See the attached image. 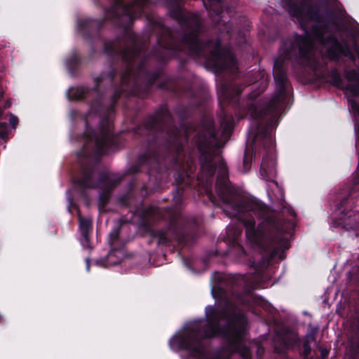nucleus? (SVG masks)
<instances>
[{
	"label": "nucleus",
	"mask_w": 359,
	"mask_h": 359,
	"mask_svg": "<svg viewBox=\"0 0 359 359\" xmlns=\"http://www.w3.org/2000/svg\"><path fill=\"white\" fill-rule=\"evenodd\" d=\"M206 319H198L187 323L169 341L174 351L186 350L193 355L203 353L201 339L214 337L226 339L231 349L236 351L241 346L247 330V320L243 316H227L215 310L212 306L205 308Z\"/></svg>",
	"instance_id": "1"
},
{
	"label": "nucleus",
	"mask_w": 359,
	"mask_h": 359,
	"mask_svg": "<svg viewBox=\"0 0 359 359\" xmlns=\"http://www.w3.org/2000/svg\"><path fill=\"white\" fill-rule=\"evenodd\" d=\"M344 93L348 101V108L353 116L354 121V130L358 141V117L359 116V79L357 75L352 77L351 74L347 75V85L344 88Z\"/></svg>",
	"instance_id": "2"
},
{
	"label": "nucleus",
	"mask_w": 359,
	"mask_h": 359,
	"mask_svg": "<svg viewBox=\"0 0 359 359\" xmlns=\"http://www.w3.org/2000/svg\"><path fill=\"white\" fill-rule=\"evenodd\" d=\"M288 11L292 16L296 18L301 27L304 29L309 22L317 21L319 18L318 11L316 7L308 1L299 4H290Z\"/></svg>",
	"instance_id": "3"
},
{
	"label": "nucleus",
	"mask_w": 359,
	"mask_h": 359,
	"mask_svg": "<svg viewBox=\"0 0 359 359\" xmlns=\"http://www.w3.org/2000/svg\"><path fill=\"white\" fill-rule=\"evenodd\" d=\"M220 41H217L215 45L214 53L212 55V64L219 68L229 69L233 72L237 69L235 56L230 51L220 53Z\"/></svg>",
	"instance_id": "4"
},
{
	"label": "nucleus",
	"mask_w": 359,
	"mask_h": 359,
	"mask_svg": "<svg viewBox=\"0 0 359 359\" xmlns=\"http://www.w3.org/2000/svg\"><path fill=\"white\" fill-rule=\"evenodd\" d=\"M340 222L332 221L330 224L332 227H339L341 226L346 231L353 229L358 226V211L357 208L354 210H346L340 213Z\"/></svg>",
	"instance_id": "5"
},
{
	"label": "nucleus",
	"mask_w": 359,
	"mask_h": 359,
	"mask_svg": "<svg viewBox=\"0 0 359 359\" xmlns=\"http://www.w3.org/2000/svg\"><path fill=\"white\" fill-rule=\"evenodd\" d=\"M317 43L325 45L323 36L321 33H316L313 36H311L307 32H305L304 37L299 43L300 53L304 56H306L307 54H312L313 46Z\"/></svg>",
	"instance_id": "6"
},
{
	"label": "nucleus",
	"mask_w": 359,
	"mask_h": 359,
	"mask_svg": "<svg viewBox=\"0 0 359 359\" xmlns=\"http://www.w3.org/2000/svg\"><path fill=\"white\" fill-rule=\"evenodd\" d=\"M93 142L96 149L100 154H108L109 147L112 143L111 133L109 127L103 129L99 135H95Z\"/></svg>",
	"instance_id": "7"
},
{
	"label": "nucleus",
	"mask_w": 359,
	"mask_h": 359,
	"mask_svg": "<svg viewBox=\"0 0 359 359\" xmlns=\"http://www.w3.org/2000/svg\"><path fill=\"white\" fill-rule=\"evenodd\" d=\"M224 211L226 212L229 216L236 217L238 219L241 220L245 226L246 236L252 242L256 241L258 232L255 229V222L254 219L246 220L244 215H239L238 211H229L227 208H224Z\"/></svg>",
	"instance_id": "8"
},
{
	"label": "nucleus",
	"mask_w": 359,
	"mask_h": 359,
	"mask_svg": "<svg viewBox=\"0 0 359 359\" xmlns=\"http://www.w3.org/2000/svg\"><path fill=\"white\" fill-rule=\"evenodd\" d=\"M79 229L81 233L79 239L83 248H87L90 250L91 247L89 243L88 233L92 225V219L90 217H83L79 215Z\"/></svg>",
	"instance_id": "9"
},
{
	"label": "nucleus",
	"mask_w": 359,
	"mask_h": 359,
	"mask_svg": "<svg viewBox=\"0 0 359 359\" xmlns=\"http://www.w3.org/2000/svg\"><path fill=\"white\" fill-rule=\"evenodd\" d=\"M222 199L226 205L224 209L227 208L229 211H238L239 215H241V213L245 214L246 212H248L249 215H252V213L256 215V212H254V208L251 207L252 205L250 204L242 205H235L233 204V201H231L232 200H234V198L232 197H231V200H229L225 198L224 196H222Z\"/></svg>",
	"instance_id": "10"
},
{
	"label": "nucleus",
	"mask_w": 359,
	"mask_h": 359,
	"mask_svg": "<svg viewBox=\"0 0 359 359\" xmlns=\"http://www.w3.org/2000/svg\"><path fill=\"white\" fill-rule=\"evenodd\" d=\"M274 161H269L267 158H264L261 164L260 173L264 177H272L275 175Z\"/></svg>",
	"instance_id": "11"
},
{
	"label": "nucleus",
	"mask_w": 359,
	"mask_h": 359,
	"mask_svg": "<svg viewBox=\"0 0 359 359\" xmlns=\"http://www.w3.org/2000/svg\"><path fill=\"white\" fill-rule=\"evenodd\" d=\"M184 41L189 46L190 50L194 53H198L201 49L204 48H202L198 36L195 34L190 36H185Z\"/></svg>",
	"instance_id": "12"
},
{
	"label": "nucleus",
	"mask_w": 359,
	"mask_h": 359,
	"mask_svg": "<svg viewBox=\"0 0 359 359\" xmlns=\"http://www.w3.org/2000/svg\"><path fill=\"white\" fill-rule=\"evenodd\" d=\"M273 78L274 81L280 90L281 92L286 83V77L284 74L278 67V62L276 61L274 69H273Z\"/></svg>",
	"instance_id": "13"
},
{
	"label": "nucleus",
	"mask_w": 359,
	"mask_h": 359,
	"mask_svg": "<svg viewBox=\"0 0 359 359\" xmlns=\"http://www.w3.org/2000/svg\"><path fill=\"white\" fill-rule=\"evenodd\" d=\"M84 89L82 87L69 88L67 91V97L69 100H79L83 97Z\"/></svg>",
	"instance_id": "14"
},
{
	"label": "nucleus",
	"mask_w": 359,
	"mask_h": 359,
	"mask_svg": "<svg viewBox=\"0 0 359 359\" xmlns=\"http://www.w3.org/2000/svg\"><path fill=\"white\" fill-rule=\"evenodd\" d=\"M263 138V144L264 148L268 147L269 149L271 151L274 147V140L272 133H270L269 134H264Z\"/></svg>",
	"instance_id": "15"
},
{
	"label": "nucleus",
	"mask_w": 359,
	"mask_h": 359,
	"mask_svg": "<svg viewBox=\"0 0 359 359\" xmlns=\"http://www.w3.org/2000/svg\"><path fill=\"white\" fill-rule=\"evenodd\" d=\"M137 4V3H135V4ZM134 6H135V4H133L132 5H130L127 7H123V13L130 18L135 17V15L133 13V8Z\"/></svg>",
	"instance_id": "16"
},
{
	"label": "nucleus",
	"mask_w": 359,
	"mask_h": 359,
	"mask_svg": "<svg viewBox=\"0 0 359 359\" xmlns=\"http://www.w3.org/2000/svg\"><path fill=\"white\" fill-rule=\"evenodd\" d=\"M271 187H275L276 189H277L278 191V193L277 194H275V196L278 199V200H283V191L281 189L280 187H279L278 184H277V182H271Z\"/></svg>",
	"instance_id": "17"
},
{
	"label": "nucleus",
	"mask_w": 359,
	"mask_h": 359,
	"mask_svg": "<svg viewBox=\"0 0 359 359\" xmlns=\"http://www.w3.org/2000/svg\"><path fill=\"white\" fill-rule=\"evenodd\" d=\"M7 125L6 123H0V137L2 139L7 136Z\"/></svg>",
	"instance_id": "18"
},
{
	"label": "nucleus",
	"mask_w": 359,
	"mask_h": 359,
	"mask_svg": "<svg viewBox=\"0 0 359 359\" xmlns=\"http://www.w3.org/2000/svg\"><path fill=\"white\" fill-rule=\"evenodd\" d=\"M118 264V262H114L113 263L107 264H106L105 259H97V260L95 261V264L97 266H101V267H107L109 265H114V264Z\"/></svg>",
	"instance_id": "19"
},
{
	"label": "nucleus",
	"mask_w": 359,
	"mask_h": 359,
	"mask_svg": "<svg viewBox=\"0 0 359 359\" xmlns=\"http://www.w3.org/2000/svg\"><path fill=\"white\" fill-rule=\"evenodd\" d=\"M306 337L308 338V341H307V342H305V343L304 344V351H305V352H307V351H309V345H308L309 342L310 341H314V339H314V336H313V335H312V334H311V335H309V336H308V335H307V336H306Z\"/></svg>",
	"instance_id": "20"
},
{
	"label": "nucleus",
	"mask_w": 359,
	"mask_h": 359,
	"mask_svg": "<svg viewBox=\"0 0 359 359\" xmlns=\"http://www.w3.org/2000/svg\"><path fill=\"white\" fill-rule=\"evenodd\" d=\"M9 122L11 125H12L13 128H15V126L18 124V119L15 116L11 114L9 118Z\"/></svg>",
	"instance_id": "21"
},
{
	"label": "nucleus",
	"mask_w": 359,
	"mask_h": 359,
	"mask_svg": "<svg viewBox=\"0 0 359 359\" xmlns=\"http://www.w3.org/2000/svg\"><path fill=\"white\" fill-rule=\"evenodd\" d=\"M211 144V142L210 140H205V142L203 144H201V143H198V147L200 149H202V147L204 146L205 147H209L210 144Z\"/></svg>",
	"instance_id": "22"
},
{
	"label": "nucleus",
	"mask_w": 359,
	"mask_h": 359,
	"mask_svg": "<svg viewBox=\"0 0 359 359\" xmlns=\"http://www.w3.org/2000/svg\"><path fill=\"white\" fill-rule=\"evenodd\" d=\"M250 110L251 111V116L252 118H257L259 116V115L257 114V111H255L252 107H250Z\"/></svg>",
	"instance_id": "23"
},
{
	"label": "nucleus",
	"mask_w": 359,
	"mask_h": 359,
	"mask_svg": "<svg viewBox=\"0 0 359 359\" xmlns=\"http://www.w3.org/2000/svg\"><path fill=\"white\" fill-rule=\"evenodd\" d=\"M85 261H86V271H90V259L89 258H86Z\"/></svg>",
	"instance_id": "24"
},
{
	"label": "nucleus",
	"mask_w": 359,
	"mask_h": 359,
	"mask_svg": "<svg viewBox=\"0 0 359 359\" xmlns=\"http://www.w3.org/2000/svg\"><path fill=\"white\" fill-rule=\"evenodd\" d=\"M208 2L210 4V6L211 7L212 6L214 5L215 3H218L219 4V1L218 0H207Z\"/></svg>",
	"instance_id": "25"
},
{
	"label": "nucleus",
	"mask_w": 359,
	"mask_h": 359,
	"mask_svg": "<svg viewBox=\"0 0 359 359\" xmlns=\"http://www.w3.org/2000/svg\"><path fill=\"white\" fill-rule=\"evenodd\" d=\"M327 354H328V352H327V350L323 349V350L321 351V355H322L323 358L327 357Z\"/></svg>",
	"instance_id": "26"
},
{
	"label": "nucleus",
	"mask_w": 359,
	"mask_h": 359,
	"mask_svg": "<svg viewBox=\"0 0 359 359\" xmlns=\"http://www.w3.org/2000/svg\"><path fill=\"white\" fill-rule=\"evenodd\" d=\"M209 136H210V137H209V139H212H212H215V133H214V132H213V131H212V132H210V133H209Z\"/></svg>",
	"instance_id": "27"
},
{
	"label": "nucleus",
	"mask_w": 359,
	"mask_h": 359,
	"mask_svg": "<svg viewBox=\"0 0 359 359\" xmlns=\"http://www.w3.org/2000/svg\"><path fill=\"white\" fill-rule=\"evenodd\" d=\"M117 235H118V232L117 231H115L114 233H110V236H114V238H116L117 236Z\"/></svg>",
	"instance_id": "28"
},
{
	"label": "nucleus",
	"mask_w": 359,
	"mask_h": 359,
	"mask_svg": "<svg viewBox=\"0 0 359 359\" xmlns=\"http://www.w3.org/2000/svg\"><path fill=\"white\" fill-rule=\"evenodd\" d=\"M85 185L86 187H90L91 185L90 184H88L87 182H84Z\"/></svg>",
	"instance_id": "29"
},
{
	"label": "nucleus",
	"mask_w": 359,
	"mask_h": 359,
	"mask_svg": "<svg viewBox=\"0 0 359 359\" xmlns=\"http://www.w3.org/2000/svg\"><path fill=\"white\" fill-rule=\"evenodd\" d=\"M250 96L252 99H253L255 97V95L253 93H252Z\"/></svg>",
	"instance_id": "30"
},
{
	"label": "nucleus",
	"mask_w": 359,
	"mask_h": 359,
	"mask_svg": "<svg viewBox=\"0 0 359 359\" xmlns=\"http://www.w3.org/2000/svg\"><path fill=\"white\" fill-rule=\"evenodd\" d=\"M204 6H205V7L207 9H208V5H207V3H206V2H204Z\"/></svg>",
	"instance_id": "31"
},
{
	"label": "nucleus",
	"mask_w": 359,
	"mask_h": 359,
	"mask_svg": "<svg viewBox=\"0 0 359 359\" xmlns=\"http://www.w3.org/2000/svg\"><path fill=\"white\" fill-rule=\"evenodd\" d=\"M108 256L109 257H111L112 256V252H110Z\"/></svg>",
	"instance_id": "32"
},
{
	"label": "nucleus",
	"mask_w": 359,
	"mask_h": 359,
	"mask_svg": "<svg viewBox=\"0 0 359 359\" xmlns=\"http://www.w3.org/2000/svg\"><path fill=\"white\" fill-rule=\"evenodd\" d=\"M219 182H217V187H218Z\"/></svg>",
	"instance_id": "33"
}]
</instances>
